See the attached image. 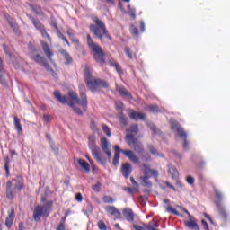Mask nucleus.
Wrapping results in <instances>:
<instances>
[{"label": "nucleus", "instance_id": "f257e3e1", "mask_svg": "<svg viewBox=\"0 0 230 230\" xmlns=\"http://www.w3.org/2000/svg\"><path fill=\"white\" fill-rule=\"evenodd\" d=\"M79 91H80V96L81 99L78 98V93L73 91L68 92V97L60 95L58 94V102L60 103H63V105H69L72 109H74V111L75 114H78V116H83L84 112L87 111V105H88V101H87V94H85L86 90H85V85L80 84L79 85ZM76 103L80 107H82L84 112L82 110L75 104Z\"/></svg>", "mask_w": 230, "mask_h": 230}, {"label": "nucleus", "instance_id": "f03ea898", "mask_svg": "<svg viewBox=\"0 0 230 230\" xmlns=\"http://www.w3.org/2000/svg\"><path fill=\"white\" fill-rule=\"evenodd\" d=\"M93 22L94 24L90 25V31L99 39L102 44H109L110 42H112V37L109 34V31L107 30L105 23L97 16L93 18Z\"/></svg>", "mask_w": 230, "mask_h": 230}, {"label": "nucleus", "instance_id": "7ed1b4c3", "mask_svg": "<svg viewBox=\"0 0 230 230\" xmlns=\"http://www.w3.org/2000/svg\"><path fill=\"white\" fill-rule=\"evenodd\" d=\"M84 82L92 93H100L102 87L103 89L109 88V83L107 81L100 78H93V73L89 67H86L84 70Z\"/></svg>", "mask_w": 230, "mask_h": 230}, {"label": "nucleus", "instance_id": "20e7f679", "mask_svg": "<svg viewBox=\"0 0 230 230\" xmlns=\"http://www.w3.org/2000/svg\"><path fill=\"white\" fill-rule=\"evenodd\" d=\"M123 154L131 163L134 164H140L141 160L138 158V156L136 155V153L132 150H123L121 149L118 145L115 146V155L113 157V164L114 166H118L119 164V157Z\"/></svg>", "mask_w": 230, "mask_h": 230}, {"label": "nucleus", "instance_id": "39448f33", "mask_svg": "<svg viewBox=\"0 0 230 230\" xmlns=\"http://www.w3.org/2000/svg\"><path fill=\"white\" fill-rule=\"evenodd\" d=\"M87 44L93 53L94 60L97 62V64L103 66V64H105V52L102 47H100V45L94 43V40H93V38H91V35L89 34L87 35Z\"/></svg>", "mask_w": 230, "mask_h": 230}, {"label": "nucleus", "instance_id": "423d86ee", "mask_svg": "<svg viewBox=\"0 0 230 230\" xmlns=\"http://www.w3.org/2000/svg\"><path fill=\"white\" fill-rule=\"evenodd\" d=\"M88 146L92 152L93 157L95 158L97 163L105 166V164H107V159L104 158L103 155H102V153L100 152V147L96 146V136L90 135L88 137Z\"/></svg>", "mask_w": 230, "mask_h": 230}, {"label": "nucleus", "instance_id": "0eeeda50", "mask_svg": "<svg viewBox=\"0 0 230 230\" xmlns=\"http://www.w3.org/2000/svg\"><path fill=\"white\" fill-rule=\"evenodd\" d=\"M53 201H47L44 205H38L33 211V219L39 222L42 217H48L51 213Z\"/></svg>", "mask_w": 230, "mask_h": 230}, {"label": "nucleus", "instance_id": "6e6552de", "mask_svg": "<svg viewBox=\"0 0 230 230\" xmlns=\"http://www.w3.org/2000/svg\"><path fill=\"white\" fill-rule=\"evenodd\" d=\"M126 142L130 148H133L136 154H138V155H143V154H145V146H143V143L140 142L139 139L136 138L134 135L127 134Z\"/></svg>", "mask_w": 230, "mask_h": 230}, {"label": "nucleus", "instance_id": "1a4fd4ad", "mask_svg": "<svg viewBox=\"0 0 230 230\" xmlns=\"http://www.w3.org/2000/svg\"><path fill=\"white\" fill-rule=\"evenodd\" d=\"M128 117L134 121H145L146 119V115L143 112H137L132 109L128 110Z\"/></svg>", "mask_w": 230, "mask_h": 230}, {"label": "nucleus", "instance_id": "9d476101", "mask_svg": "<svg viewBox=\"0 0 230 230\" xmlns=\"http://www.w3.org/2000/svg\"><path fill=\"white\" fill-rule=\"evenodd\" d=\"M101 147L102 152L108 155L109 159H111V157H112V154L111 153V144L107 137H102L101 138Z\"/></svg>", "mask_w": 230, "mask_h": 230}, {"label": "nucleus", "instance_id": "9b49d317", "mask_svg": "<svg viewBox=\"0 0 230 230\" xmlns=\"http://www.w3.org/2000/svg\"><path fill=\"white\" fill-rule=\"evenodd\" d=\"M145 177H157L159 175V172L155 170L150 169V165L144 164L140 166Z\"/></svg>", "mask_w": 230, "mask_h": 230}, {"label": "nucleus", "instance_id": "f8f14e48", "mask_svg": "<svg viewBox=\"0 0 230 230\" xmlns=\"http://www.w3.org/2000/svg\"><path fill=\"white\" fill-rule=\"evenodd\" d=\"M31 21L32 24H34L35 28L40 30L42 37L44 39H47V40H49V42H51V38L49 37V35H48V32H46V30H44V28H42L40 22L35 20L34 18H31Z\"/></svg>", "mask_w": 230, "mask_h": 230}, {"label": "nucleus", "instance_id": "ddd939ff", "mask_svg": "<svg viewBox=\"0 0 230 230\" xmlns=\"http://www.w3.org/2000/svg\"><path fill=\"white\" fill-rule=\"evenodd\" d=\"M121 173L125 179H128V177H130V173H132V164L129 163L122 164Z\"/></svg>", "mask_w": 230, "mask_h": 230}, {"label": "nucleus", "instance_id": "4468645a", "mask_svg": "<svg viewBox=\"0 0 230 230\" xmlns=\"http://www.w3.org/2000/svg\"><path fill=\"white\" fill-rule=\"evenodd\" d=\"M189 220L190 221H184L186 227H189V229L191 230H200V228L199 227V224H197V220H195V217H193V216H190Z\"/></svg>", "mask_w": 230, "mask_h": 230}, {"label": "nucleus", "instance_id": "2eb2a0df", "mask_svg": "<svg viewBox=\"0 0 230 230\" xmlns=\"http://www.w3.org/2000/svg\"><path fill=\"white\" fill-rule=\"evenodd\" d=\"M172 128L173 130H177L179 137H181V139H186L188 137V134L184 129L181 127H179V124L177 122H172Z\"/></svg>", "mask_w": 230, "mask_h": 230}, {"label": "nucleus", "instance_id": "dca6fc26", "mask_svg": "<svg viewBox=\"0 0 230 230\" xmlns=\"http://www.w3.org/2000/svg\"><path fill=\"white\" fill-rule=\"evenodd\" d=\"M105 211L109 213L111 217H116V218H121V212L114 206L105 207Z\"/></svg>", "mask_w": 230, "mask_h": 230}, {"label": "nucleus", "instance_id": "f3484780", "mask_svg": "<svg viewBox=\"0 0 230 230\" xmlns=\"http://www.w3.org/2000/svg\"><path fill=\"white\" fill-rule=\"evenodd\" d=\"M60 55L61 60H63L64 64H71L73 62V58L69 55L67 50L61 49Z\"/></svg>", "mask_w": 230, "mask_h": 230}, {"label": "nucleus", "instance_id": "a211bd4d", "mask_svg": "<svg viewBox=\"0 0 230 230\" xmlns=\"http://www.w3.org/2000/svg\"><path fill=\"white\" fill-rule=\"evenodd\" d=\"M216 206H217V208L220 217L223 218L224 220H227L228 214L226 211V208H224V206H222V203L216 202Z\"/></svg>", "mask_w": 230, "mask_h": 230}, {"label": "nucleus", "instance_id": "6ab92c4d", "mask_svg": "<svg viewBox=\"0 0 230 230\" xmlns=\"http://www.w3.org/2000/svg\"><path fill=\"white\" fill-rule=\"evenodd\" d=\"M34 62H38L39 64H42L47 71H52L49 69V65L44 62V58L40 57V55L31 56V58Z\"/></svg>", "mask_w": 230, "mask_h": 230}, {"label": "nucleus", "instance_id": "aec40b11", "mask_svg": "<svg viewBox=\"0 0 230 230\" xmlns=\"http://www.w3.org/2000/svg\"><path fill=\"white\" fill-rule=\"evenodd\" d=\"M78 164L83 168L85 173H90L91 172V165H89V163H87L85 160L80 158L77 159Z\"/></svg>", "mask_w": 230, "mask_h": 230}, {"label": "nucleus", "instance_id": "412c9836", "mask_svg": "<svg viewBox=\"0 0 230 230\" xmlns=\"http://www.w3.org/2000/svg\"><path fill=\"white\" fill-rule=\"evenodd\" d=\"M123 217L128 222H134V211H132L130 208H125L123 210Z\"/></svg>", "mask_w": 230, "mask_h": 230}, {"label": "nucleus", "instance_id": "4be33fe9", "mask_svg": "<svg viewBox=\"0 0 230 230\" xmlns=\"http://www.w3.org/2000/svg\"><path fill=\"white\" fill-rule=\"evenodd\" d=\"M117 91L120 96H123L124 98H128V100H132V94L127 91V89L123 86H119L117 88Z\"/></svg>", "mask_w": 230, "mask_h": 230}, {"label": "nucleus", "instance_id": "5701e85b", "mask_svg": "<svg viewBox=\"0 0 230 230\" xmlns=\"http://www.w3.org/2000/svg\"><path fill=\"white\" fill-rule=\"evenodd\" d=\"M13 182H15L14 186L18 191H21L24 188L23 180L21 176H17L16 179L13 180Z\"/></svg>", "mask_w": 230, "mask_h": 230}, {"label": "nucleus", "instance_id": "b1692460", "mask_svg": "<svg viewBox=\"0 0 230 230\" xmlns=\"http://www.w3.org/2000/svg\"><path fill=\"white\" fill-rule=\"evenodd\" d=\"M213 190H214V193H215V197L217 199V200L215 201V204H217V202H219V204H222V200L224 199V195L215 186L213 187Z\"/></svg>", "mask_w": 230, "mask_h": 230}, {"label": "nucleus", "instance_id": "393cba45", "mask_svg": "<svg viewBox=\"0 0 230 230\" xmlns=\"http://www.w3.org/2000/svg\"><path fill=\"white\" fill-rule=\"evenodd\" d=\"M3 75H4V62L0 58V84L6 85V81L3 78Z\"/></svg>", "mask_w": 230, "mask_h": 230}, {"label": "nucleus", "instance_id": "a878e982", "mask_svg": "<svg viewBox=\"0 0 230 230\" xmlns=\"http://www.w3.org/2000/svg\"><path fill=\"white\" fill-rule=\"evenodd\" d=\"M13 123L17 134H21L22 132V125H21V119L17 116L13 117Z\"/></svg>", "mask_w": 230, "mask_h": 230}, {"label": "nucleus", "instance_id": "bb28decb", "mask_svg": "<svg viewBox=\"0 0 230 230\" xmlns=\"http://www.w3.org/2000/svg\"><path fill=\"white\" fill-rule=\"evenodd\" d=\"M41 44L44 53L48 58L51 60V57H53V51H51V49H49V46H48L46 42H41Z\"/></svg>", "mask_w": 230, "mask_h": 230}, {"label": "nucleus", "instance_id": "cd10ccee", "mask_svg": "<svg viewBox=\"0 0 230 230\" xmlns=\"http://www.w3.org/2000/svg\"><path fill=\"white\" fill-rule=\"evenodd\" d=\"M14 217H15V211L12 210L5 220V224H6L7 227H12V225L13 224Z\"/></svg>", "mask_w": 230, "mask_h": 230}, {"label": "nucleus", "instance_id": "c85d7f7f", "mask_svg": "<svg viewBox=\"0 0 230 230\" xmlns=\"http://www.w3.org/2000/svg\"><path fill=\"white\" fill-rule=\"evenodd\" d=\"M69 217V211H66L65 217H61V221L58 225V230H66V220Z\"/></svg>", "mask_w": 230, "mask_h": 230}, {"label": "nucleus", "instance_id": "c756f323", "mask_svg": "<svg viewBox=\"0 0 230 230\" xmlns=\"http://www.w3.org/2000/svg\"><path fill=\"white\" fill-rule=\"evenodd\" d=\"M6 197L10 200L13 199V192L12 191V181H8L6 184Z\"/></svg>", "mask_w": 230, "mask_h": 230}, {"label": "nucleus", "instance_id": "7c9ffc66", "mask_svg": "<svg viewBox=\"0 0 230 230\" xmlns=\"http://www.w3.org/2000/svg\"><path fill=\"white\" fill-rule=\"evenodd\" d=\"M66 33L74 44H78V42H80L78 39L75 38V31L73 29H67Z\"/></svg>", "mask_w": 230, "mask_h": 230}, {"label": "nucleus", "instance_id": "2f4dec72", "mask_svg": "<svg viewBox=\"0 0 230 230\" xmlns=\"http://www.w3.org/2000/svg\"><path fill=\"white\" fill-rule=\"evenodd\" d=\"M139 132V128L137 127V125H133L129 128V129L128 130V134H131V136H133V137H136V136H137V133Z\"/></svg>", "mask_w": 230, "mask_h": 230}, {"label": "nucleus", "instance_id": "473e14b6", "mask_svg": "<svg viewBox=\"0 0 230 230\" xmlns=\"http://www.w3.org/2000/svg\"><path fill=\"white\" fill-rule=\"evenodd\" d=\"M147 148L153 155H157L158 157H164V155L157 152V149H155V147L153 145H149Z\"/></svg>", "mask_w": 230, "mask_h": 230}, {"label": "nucleus", "instance_id": "72a5a7b5", "mask_svg": "<svg viewBox=\"0 0 230 230\" xmlns=\"http://www.w3.org/2000/svg\"><path fill=\"white\" fill-rule=\"evenodd\" d=\"M120 116L119 117V121L120 125H123L126 127V125H128V119L123 114V112L119 113Z\"/></svg>", "mask_w": 230, "mask_h": 230}, {"label": "nucleus", "instance_id": "f704fd0d", "mask_svg": "<svg viewBox=\"0 0 230 230\" xmlns=\"http://www.w3.org/2000/svg\"><path fill=\"white\" fill-rule=\"evenodd\" d=\"M110 66L111 67H115L117 73H119V75L121 76V75H123V69L121 68V66H119L118 63L116 62H111Z\"/></svg>", "mask_w": 230, "mask_h": 230}, {"label": "nucleus", "instance_id": "c9c22d12", "mask_svg": "<svg viewBox=\"0 0 230 230\" xmlns=\"http://www.w3.org/2000/svg\"><path fill=\"white\" fill-rule=\"evenodd\" d=\"M115 107H116L118 112H119V114H121V112H123V109H124L125 105L123 104V102L121 101H117L115 102Z\"/></svg>", "mask_w": 230, "mask_h": 230}, {"label": "nucleus", "instance_id": "e433bc0d", "mask_svg": "<svg viewBox=\"0 0 230 230\" xmlns=\"http://www.w3.org/2000/svg\"><path fill=\"white\" fill-rule=\"evenodd\" d=\"M102 131L104 132V134H106L108 137H111V136H112V133L111 132V128H109L107 124H102Z\"/></svg>", "mask_w": 230, "mask_h": 230}, {"label": "nucleus", "instance_id": "4c0bfd02", "mask_svg": "<svg viewBox=\"0 0 230 230\" xmlns=\"http://www.w3.org/2000/svg\"><path fill=\"white\" fill-rule=\"evenodd\" d=\"M166 211L167 213H172V215H176L177 217L181 216V214L179 213V211H177V209H175L172 206H168L166 208Z\"/></svg>", "mask_w": 230, "mask_h": 230}, {"label": "nucleus", "instance_id": "58836bf2", "mask_svg": "<svg viewBox=\"0 0 230 230\" xmlns=\"http://www.w3.org/2000/svg\"><path fill=\"white\" fill-rule=\"evenodd\" d=\"M169 172L172 173L173 179H175V177H179V171H177V168L173 166L169 168Z\"/></svg>", "mask_w": 230, "mask_h": 230}, {"label": "nucleus", "instance_id": "ea45409f", "mask_svg": "<svg viewBox=\"0 0 230 230\" xmlns=\"http://www.w3.org/2000/svg\"><path fill=\"white\" fill-rule=\"evenodd\" d=\"M147 111L153 112L154 114H157L159 112V106L158 105H150L147 107Z\"/></svg>", "mask_w": 230, "mask_h": 230}, {"label": "nucleus", "instance_id": "a19ab883", "mask_svg": "<svg viewBox=\"0 0 230 230\" xmlns=\"http://www.w3.org/2000/svg\"><path fill=\"white\" fill-rule=\"evenodd\" d=\"M124 191H127L129 195H134V191H139V188L126 187L124 188Z\"/></svg>", "mask_w": 230, "mask_h": 230}, {"label": "nucleus", "instance_id": "79ce46f5", "mask_svg": "<svg viewBox=\"0 0 230 230\" xmlns=\"http://www.w3.org/2000/svg\"><path fill=\"white\" fill-rule=\"evenodd\" d=\"M102 201L104 204H112V202H114V198L111 196H104L102 197Z\"/></svg>", "mask_w": 230, "mask_h": 230}, {"label": "nucleus", "instance_id": "37998d69", "mask_svg": "<svg viewBox=\"0 0 230 230\" xmlns=\"http://www.w3.org/2000/svg\"><path fill=\"white\" fill-rule=\"evenodd\" d=\"M129 31L131 35H134L135 37H137V35H139V30H137V27L134 25L130 27Z\"/></svg>", "mask_w": 230, "mask_h": 230}, {"label": "nucleus", "instance_id": "c03bdc74", "mask_svg": "<svg viewBox=\"0 0 230 230\" xmlns=\"http://www.w3.org/2000/svg\"><path fill=\"white\" fill-rule=\"evenodd\" d=\"M92 190L95 191V193H100L102 191V183L98 182L92 186Z\"/></svg>", "mask_w": 230, "mask_h": 230}, {"label": "nucleus", "instance_id": "a18cd8bd", "mask_svg": "<svg viewBox=\"0 0 230 230\" xmlns=\"http://www.w3.org/2000/svg\"><path fill=\"white\" fill-rule=\"evenodd\" d=\"M97 226L100 230H107V225H105V222H103V220H99Z\"/></svg>", "mask_w": 230, "mask_h": 230}, {"label": "nucleus", "instance_id": "49530a36", "mask_svg": "<svg viewBox=\"0 0 230 230\" xmlns=\"http://www.w3.org/2000/svg\"><path fill=\"white\" fill-rule=\"evenodd\" d=\"M148 179H150V176H144L143 182L145 183V186H147L148 188H150V186H152V182L148 181Z\"/></svg>", "mask_w": 230, "mask_h": 230}, {"label": "nucleus", "instance_id": "de8ad7c7", "mask_svg": "<svg viewBox=\"0 0 230 230\" xmlns=\"http://www.w3.org/2000/svg\"><path fill=\"white\" fill-rule=\"evenodd\" d=\"M124 51H125L127 57H128V58H130V59L134 58V57L132 56V50H130V48L126 47Z\"/></svg>", "mask_w": 230, "mask_h": 230}, {"label": "nucleus", "instance_id": "09e8293b", "mask_svg": "<svg viewBox=\"0 0 230 230\" xmlns=\"http://www.w3.org/2000/svg\"><path fill=\"white\" fill-rule=\"evenodd\" d=\"M90 128L93 131V132H98V128L96 127V123L94 121H92L90 124Z\"/></svg>", "mask_w": 230, "mask_h": 230}, {"label": "nucleus", "instance_id": "8fccbe9b", "mask_svg": "<svg viewBox=\"0 0 230 230\" xmlns=\"http://www.w3.org/2000/svg\"><path fill=\"white\" fill-rule=\"evenodd\" d=\"M128 13L130 17H132L133 19H136V10L134 9H129L128 11Z\"/></svg>", "mask_w": 230, "mask_h": 230}, {"label": "nucleus", "instance_id": "3c124183", "mask_svg": "<svg viewBox=\"0 0 230 230\" xmlns=\"http://www.w3.org/2000/svg\"><path fill=\"white\" fill-rule=\"evenodd\" d=\"M187 182L188 184H190V185L195 184V178H193L192 176H188Z\"/></svg>", "mask_w": 230, "mask_h": 230}, {"label": "nucleus", "instance_id": "603ef678", "mask_svg": "<svg viewBox=\"0 0 230 230\" xmlns=\"http://www.w3.org/2000/svg\"><path fill=\"white\" fill-rule=\"evenodd\" d=\"M75 200H77V202H82V200H84V196H82V193H77L75 195Z\"/></svg>", "mask_w": 230, "mask_h": 230}, {"label": "nucleus", "instance_id": "864d4df0", "mask_svg": "<svg viewBox=\"0 0 230 230\" xmlns=\"http://www.w3.org/2000/svg\"><path fill=\"white\" fill-rule=\"evenodd\" d=\"M141 159L142 161H150V154H146V155H141Z\"/></svg>", "mask_w": 230, "mask_h": 230}, {"label": "nucleus", "instance_id": "5fc2aeb1", "mask_svg": "<svg viewBox=\"0 0 230 230\" xmlns=\"http://www.w3.org/2000/svg\"><path fill=\"white\" fill-rule=\"evenodd\" d=\"M59 38L62 39L64 40V42H66L67 44V46H69V40H67V38H66V36H64V34L59 32Z\"/></svg>", "mask_w": 230, "mask_h": 230}, {"label": "nucleus", "instance_id": "6e6d98bb", "mask_svg": "<svg viewBox=\"0 0 230 230\" xmlns=\"http://www.w3.org/2000/svg\"><path fill=\"white\" fill-rule=\"evenodd\" d=\"M201 224L205 230H209V225L208 224V222L206 220H202Z\"/></svg>", "mask_w": 230, "mask_h": 230}, {"label": "nucleus", "instance_id": "4d7b16f0", "mask_svg": "<svg viewBox=\"0 0 230 230\" xmlns=\"http://www.w3.org/2000/svg\"><path fill=\"white\" fill-rule=\"evenodd\" d=\"M43 120L45 123H49V121H51V117L49 115H44L43 116Z\"/></svg>", "mask_w": 230, "mask_h": 230}, {"label": "nucleus", "instance_id": "13d9d810", "mask_svg": "<svg viewBox=\"0 0 230 230\" xmlns=\"http://www.w3.org/2000/svg\"><path fill=\"white\" fill-rule=\"evenodd\" d=\"M133 229L135 230H146L145 227L138 226V225H134Z\"/></svg>", "mask_w": 230, "mask_h": 230}, {"label": "nucleus", "instance_id": "bf43d9fd", "mask_svg": "<svg viewBox=\"0 0 230 230\" xmlns=\"http://www.w3.org/2000/svg\"><path fill=\"white\" fill-rule=\"evenodd\" d=\"M180 208L181 209V211H183V213H186V215H188L189 218H190V216L191 217V214H190L188 209H186L184 207H180Z\"/></svg>", "mask_w": 230, "mask_h": 230}, {"label": "nucleus", "instance_id": "052dcab7", "mask_svg": "<svg viewBox=\"0 0 230 230\" xmlns=\"http://www.w3.org/2000/svg\"><path fill=\"white\" fill-rule=\"evenodd\" d=\"M130 181L131 184H133V186H136L137 188V181H136V180L134 179V177L130 178Z\"/></svg>", "mask_w": 230, "mask_h": 230}, {"label": "nucleus", "instance_id": "680f3d73", "mask_svg": "<svg viewBox=\"0 0 230 230\" xmlns=\"http://www.w3.org/2000/svg\"><path fill=\"white\" fill-rule=\"evenodd\" d=\"M4 168H5L6 174L8 175V173H10V170L8 169V160L6 161V163L4 164Z\"/></svg>", "mask_w": 230, "mask_h": 230}, {"label": "nucleus", "instance_id": "e2e57ef3", "mask_svg": "<svg viewBox=\"0 0 230 230\" xmlns=\"http://www.w3.org/2000/svg\"><path fill=\"white\" fill-rule=\"evenodd\" d=\"M50 146H51L53 152H57V146H55V144L53 142L50 143Z\"/></svg>", "mask_w": 230, "mask_h": 230}, {"label": "nucleus", "instance_id": "0e129e2a", "mask_svg": "<svg viewBox=\"0 0 230 230\" xmlns=\"http://www.w3.org/2000/svg\"><path fill=\"white\" fill-rule=\"evenodd\" d=\"M141 31H145V22H140Z\"/></svg>", "mask_w": 230, "mask_h": 230}, {"label": "nucleus", "instance_id": "69168bd1", "mask_svg": "<svg viewBox=\"0 0 230 230\" xmlns=\"http://www.w3.org/2000/svg\"><path fill=\"white\" fill-rule=\"evenodd\" d=\"M166 186H168V188H170L171 190H173L175 191V187L172 184H170V182H166Z\"/></svg>", "mask_w": 230, "mask_h": 230}, {"label": "nucleus", "instance_id": "338daca9", "mask_svg": "<svg viewBox=\"0 0 230 230\" xmlns=\"http://www.w3.org/2000/svg\"><path fill=\"white\" fill-rule=\"evenodd\" d=\"M183 148H188V140H186V138L184 139V142H183Z\"/></svg>", "mask_w": 230, "mask_h": 230}, {"label": "nucleus", "instance_id": "774afa93", "mask_svg": "<svg viewBox=\"0 0 230 230\" xmlns=\"http://www.w3.org/2000/svg\"><path fill=\"white\" fill-rule=\"evenodd\" d=\"M19 230H24V225L22 223L19 224Z\"/></svg>", "mask_w": 230, "mask_h": 230}]
</instances>
